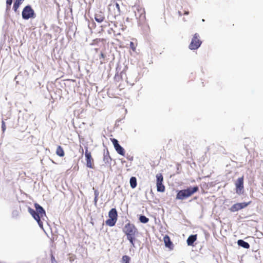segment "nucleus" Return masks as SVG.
Here are the masks:
<instances>
[{
    "instance_id": "obj_1",
    "label": "nucleus",
    "mask_w": 263,
    "mask_h": 263,
    "mask_svg": "<svg viewBox=\"0 0 263 263\" xmlns=\"http://www.w3.org/2000/svg\"><path fill=\"white\" fill-rule=\"evenodd\" d=\"M123 232L126 235L127 239L131 244L134 245V240L138 233V229L135 226L129 222L124 226Z\"/></svg>"
},
{
    "instance_id": "obj_2",
    "label": "nucleus",
    "mask_w": 263,
    "mask_h": 263,
    "mask_svg": "<svg viewBox=\"0 0 263 263\" xmlns=\"http://www.w3.org/2000/svg\"><path fill=\"white\" fill-rule=\"evenodd\" d=\"M34 206L36 209V211L31 208H29V212L34 219L37 221L39 226L43 229V222L41 221V219L46 216L45 211L44 209L37 203H35Z\"/></svg>"
},
{
    "instance_id": "obj_3",
    "label": "nucleus",
    "mask_w": 263,
    "mask_h": 263,
    "mask_svg": "<svg viewBox=\"0 0 263 263\" xmlns=\"http://www.w3.org/2000/svg\"><path fill=\"white\" fill-rule=\"evenodd\" d=\"M198 190L199 187L197 186H194L193 187H190L186 189L180 190L177 194L176 199L179 200H183L191 196Z\"/></svg>"
},
{
    "instance_id": "obj_4",
    "label": "nucleus",
    "mask_w": 263,
    "mask_h": 263,
    "mask_svg": "<svg viewBox=\"0 0 263 263\" xmlns=\"http://www.w3.org/2000/svg\"><path fill=\"white\" fill-rule=\"evenodd\" d=\"M108 217L109 219L105 221L106 224L109 227L114 226L118 218V213L115 208H112L109 211Z\"/></svg>"
},
{
    "instance_id": "obj_5",
    "label": "nucleus",
    "mask_w": 263,
    "mask_h": 263,
    "mask_svg": "<svg viewBox=\"0 0 263 263\" xmlns=\"http://www.w3.org/2000/svg\"><path fill=\"white\" fill-rule=\"evenodd\" d=\"M201 43L202 41L200 40L199 35L196 33L194 34L189 47L191 50H196L200 46Z\"/></svg>"
},
{
    "instance_id": "obj_6",
    "label": "nucleus",
    "mask_w": 263,
    "mask_h": 263,
    "mask_svg": "<svg viewBox=\"0 0 263 263\" xmlns=\"http://www.w3.org/2000/svg\"><path fill=\"white\" fill-rule=\"evenodd\" d=\"M35 13L34 10L30 6L25 7L22 11V17L24 20H28L30 18H34Z\"/></svg>"
},
{
    "instance_id": "obj_7",
    "label": "nucleus",
    "mask_w": 263,
    "mask_h": 263,
    "mask_svg": "<svg viewBox=\"0 0 263 263\" xmlns=\"http://www.w3.org/2000/svg\"><path fill=\"white\" fill-rule=\"evenodd\" d=\"M243 180L244 177L242 176L238 178L235 182L236 192L238 194H241L243 193Z\"/></svg>"
},
{
    "instance_id": "obj_8",
    "label": "nucleus",
    "mask_w": 263,
    "mask_h": 263,
    "mask_svg": "<svg viewBox=\"0 0 263 263\" xmlns=\"http://www.w3.org/2000/svg\"><path fill=\"white\" fill-rule=\"evenodd\" d=\"M85 156L86 158L87 167L90 168H93L95 167L94 161L91 156V153L88 151L87 148L85 151Z\"/></svg>"
},
{
    "instance_id": "obj_9",
    "label": "nucleus",
    "mask_w": 263,
    "mask_h": 263,
    "mask_svg": "<svg viewBox=\"0 0 263 263\" xmlns=\"http://www.w3.org/2000/svg\"><path fill=\"white\" fill-rule=\"evenodd\" d=\"M250 203V202H249L247 203V202H242V203H235L231 207L230 210L231 212H234L237 211L239 210H241L242 209L246 208Z\"/></svg>"
},
{
    "instance_id": "obj_10",
    "label": "nucleus",
    "mask_w": 263,
    "mask_h": 263,
    "mask_svg": "<svg viewBox=\"0 0 263 263\" xmlns=\"http://www.w3.org/2000/svg\"><path fill=\"white\" fill-rule=\"evenodd\" d=\"M95 19L98 23H102L105 20V15L101 11H98L95 15Z\"/></svg>"
},
{
    "instance_id": "obj_11",
    "label": "nucleus",
    "mask_w": 263,
    "mask_h": 263,
    "mask_svg": "<svg viewBox=\"0 0 263 263\" xmlns=\"http://www.w3.org/2000/svg\"><path fill=\"white\" fill-rule=\"evenodd\" d=\"M163 241L165 243V246L166 247L170 249V250H173L174 248V245L171 241L170 237L166 235L163 237Z\"/></svg>"
},
{
    "instance_id": "obj_12",
    "label": "nucleus",
    "mask_w": 263,
    "mask_h": 263,
    "mask_svg": "<svg viewBox=\"0 0 263 263\" xmlns=\"http://www.w3.org/2000/svg\"><path fill=\"white\" fill-rule=\"evenodd\" d=\"M112 8L115 9V8L117 9V12H115V15H119L120 13V6L118 3L117 2H114L112 3L109 5V9Z\"/></svg>"
},
{
    "instance_id": "obj_13",
    "label": "nucleus",
    "mask_w": 263,
    "mask_h": 263,
    "mask_svg": "<svg viewBox=\"0 0 263 263\" xmlns=\"http://www.w3.org/2000/svg\"><path fill=\"white\" fill-rule=\"evenodd\" d=\"M197 237V235L196 234L190 235L187 239V245L189 246H192L194 242L196 240Z\"/></svg>"
},
{
    "instance_id": "obj_14",
    "label": "nucleus",
    "mask_w": 263,
    "mask_h": 263,
    "mask_svg": "<svg viewBox=\"0 0 263 263\" xmlns=\"http://www.w3.org/2000/svg\"><path fill=\"white\" fill-rule=\"evenodd\" d=\"M237 243L239 246H241L245 249H249L250 248V245L247 242H246L243 240H238Z\"/></svg>"
},
{
    "instance_id": "obj_15",
    "label": "nucleus",
    "mask_w": 263,
    "mask_h": 263,
    "mask_svg": "<svg viewBox=\"0 0 263 263\" xmlns=\"http://www.w3.org/2000/svg\"><path fill=\"white\" fill-rule=\"evenodd\" d=\"M56 154L60 157H63L65 155L63 148L60 145H59L57 147L56 150Z\"/></svg>"
},
{
    "instance_id": "obj_16",
    "label": "nucleus",
    "mask_w": 263,
    "mask_h": 263,
    "mask_svg": "<svg viewBox=\"0 0 263 263\" xmlns=\"http://www.w3.org/2000/svg\"><path fill=\"white\" fill-rule=\"evenodd\" d=\"M115 149L119 154L122 156L125 155V151L120 145H119L117 147H116Z\"/></svg>"
},
{
    "instance_id": "obj_17",
    "label": "nucleus",
    "mask_w": 263,
    "mask_h": 263,
    "mask_svg": "<svg viewBox=\"0 0 263 263\" xmlns=\"http://www.w3.org/2000/svg\"><path fill=\"white\" fill-rule=\"evenodd\" d=\"M22 4V1L21 0H15L14 4H13V10L15 12L17 11L18 8H19L20 5Z\"/></svg>"
},
{
    "instance_id": "obj_18",
    "label": "nucleus",
    "mask_w": 263,
    "mask_h": 263,
    "mask_svg": "<svg viewBox=\"0 0 263 263\" xmlns=\"http://www.w3.org/2000/svg\"><path fill=\"white\" fill-rule=\"evenodd\" d=\"M130 185L132 188L134 189L137 186V179L136 177H132L130 179Z\"/></svg>"
},
{
    "instance_id": "obj_19",
    "label": "nucleus",
    "mask_w": 263,
    "mask_h": 263,
    "mask_svg": "<svg viewBox=\"0 0 263 263\" xmlns=\"http://www.w3.org/2000/svg\"><path fill=\"white\" fill-rule=\"evenodd\" d=\"M157 190L159 192H164L165 191V186L162 183H156Z\"/></svg>"
},
{
    "instance_id": "obj_20",
    "label": "nucleus",
    "mask_w": 263,
    "mask_h": 263,
    "mask_svg": "<svg viewBox=\"0 0 263 263\" xmlns=\"http://www.w3.org/2000/svg\"><path fill=\"white\" fill-rule=\"evenodd\" d=\"M130 258L127 255H123L121 259V263H130Z\"/></svg>"
},
{
    "instance_id": "obj_21",
    "label": "nucleus",
    "mask_w": 263,
    "mask_h": 263,
    "mask_svg": "<svg viewBox=\"0 0 263 263\" xmlns=\"http://www.w3.org/2000/svg\"><path fill=\"white\" fill-rule=\"evenodd\" d=\"M157 183H162L163 181V177L162 174L159 173L156 175Z\"/></svg>"
},
{
    "instance_id": "obj_22",
    "label": "nucleus",
    "mask_w": 263,
    "mask_h": 263,
    "mask_svg": "<svg viewBox=\"0 0 263 263\" xmlns=\"http://www.w3.org/2000/svg\"><path fill=\"white\" fill-rule=\"evenodd\" d=\"M139 220L142 223H146L149 221V219L144 215H141L139 217Z\"/></svg>"
},
{
    "instance_id": "obj_23",
    "label": "nucleus",
    "mask_w": 263,
    "mask_h": 263,
    "mask_svg": "<svg viewBox=\"0 0 263 263\" xmlns=\"http://www.w3.org/2000/svg\"><path fill=\"white\" fill-rule=\"evenodd\" d=\"M13 0H7L6 1V9L9 10L10 9L11 5L12 4Z\"/></svg>"
},
{
    "instance_id": "obj_24",
    "label": "nucleus",
    "mask_w": 263,
    "mask_h": 263,
    "mask_svg": "<svg viewBox=\"0 0 263 263\" xmlns=\"http://www.w3.org/2000/svg\"><path fill=\"white\" fill-rule=\"evenodd\" d=\"M110 140L114 146L115 148H116V147H117L119 145H120L117 139H116L115 138H112V139H111Z\"/></svg>"
},
{
    "instance_id": "obj_25",
    "label": "nucleus",
    "mask_w": 263,
    "mask_h": 263,
    "mask_svg": "<svg viewBox=\"0 0 263 263\" xmlns=\"http://www.w3.org/2000/svg\"><path fill=\"white\" fill-rule=\"evenodd\" d=\"M108 159H111L109 157V153L107 152L106 154L104 155V160H106L107 162H108Z\"/></svg>"
},
{
    "instance_id": "obj_26",
    "label": "nucleus",
    "mask_w": 263,
    "mask_h": 263,
    "mask_svg": "<svg viewBox=\"0 0 263 263\" xmlns=\"http://www.w3.org/2000/svg\"><path fill=\"white\" fill-rule=\"evenodd\" d=\"M2 130H3V133L5 132V131L6 129V127L5 123L4 121H2Z\"/></svg>"
},
{
    "instance_id": "obj_27",
    "label": "nucleus",
    "mask_w": 263,
    "mask_h": 263,
    "mask_svg": "<svg viewBox=\"0 0 263 263\" xmlns=\"http://www.w3.org/2000/svg\"><path fill=\"white\" fill-rule=\"evenodd\" d=\"M51 258L52 263H56V260H55V257L53 254H51Z\"/></svg>"
},
{
    "instance_id": "obj_28",
    "label": "nucleus",
    "mask_w": 263,
    "mask_h": 263,
    "mask_svg": "<svg viewBox=\"0 0 263 263\" xmlns=\"http://www.w3.org/2000/svg\"><path fill=\"white\" fill-rule=\"evenodd\" d=\"M94 194H95V197H98L99 196V192L98 190H95L94 191Z\"/></svg>"
},
{
    "instance_id": "obj_29",
    "label": "nucleus",
    "mask_w": 263,
    "mask_h": 263,
    "mask_svg": "<svg viewBox=\"0 0 263 263\" xmlns=\"http://www.w3.org/2000/svg\"><path fill=\"white\" fill-rule=\"evenodd\" d=\"M98 197H95V198H94V203L95 204H97V202H98Z\"/></svg>"
},
{
    "instance_id": "obj_30",
    "label": "nucleus",
    "mask_w": 263,
    "mask_h": 263,
    "mask_svg": "<svg viewBox=\"0 0 263 263\" xmlns=\"http://www.w3.org/2000/svg\"><path fill=\"white\" fill-rule=\"evenodd\" d=\"M100 55L102 58H104V54L103 53H101Z\"/></svg>"
},
{
    "instance_id": "obj_31",
    "label": "nucleus",
    "mask_w": 263,
    "mask_h": 263,
    "mask_svg": "<svg viewBox=\"0 0 263 263\" xmlns=\"http://www.w3.org/2000/svg\"><path fill=\"white\" fill-rule=\"evenodd\" d=\"M184 14L185 15H187L189 14V12H185Z\"/></svg>"
},
{
    "instance_id": "obj_32",
    "label": "nucleus",
    "mask_w": 263,
    "mask_h": 263,
    "mask_svg": "<svg viewBox=\"0 0 263 263\" xmlns=\"http://www.w3.org/2000/svg\"><path fill=\"white\" fill-rule=\"evenodd\" d=\"M134 45L133 43V42H130V46H132V45Z\"/></svg>"
}]
</instances>
